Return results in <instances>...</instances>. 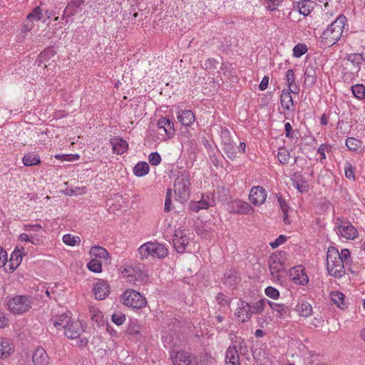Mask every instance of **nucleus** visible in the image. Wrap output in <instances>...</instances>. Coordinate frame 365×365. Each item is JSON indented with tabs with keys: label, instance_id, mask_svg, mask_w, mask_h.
<instances>
[{
	"label": "nucleus",
	"instance_id": "nucleus-1",
	"mask_svg": "<svg viewBox=\"0 0 365 365\" xmlns=\"http://www.w3.org/2000/svg\"><path fill=\"white\" fill-rule=\"evenodd\" d=\"M346 23V17L343 14L329 23L320 36L321 47L328 48L336 44L342 36Z\"/></svg>",
	"mask_w": 365,
	"mask_h": 365
},
{
	"label": "nucleus",
	"instance_id": "nucleus-2",
	"mask_svg": "<svg viewBox=\"0 0 365 365\" xmlns=\"http://www.w3.org/2000/svg\"><path fill=\"white\" fill-rule=\"evenodd\" d=\"M350 252H327V268L330 275L341 278L345 274L344 262Z\"/></svg>",
	"mask_w": 365,
	"mask_h": 365
},
{
	"label": "nucleus",
	"instance_id": "nucleus-3",
	"mask_svg": "<svg viewBox=\"0 0 365 365\" xmlns=\"http://www.w3.org/2000/svg\"><path fill=\"white\" fill-rule=\"evenodd\" d=\"M287 261L284 253L272 252L269 259V267L272 281L282 282L285 267L288 265Z\"/></svg>",
	"mask_w": 365,
	"mask_h": 365
},
{
	"label": "nucleus",
	"instance_id": "nucleus-4",
	"mask_svg": "<svg viewBox=\"0 0 365 365\" xmlns=\"http://www.w3.org/2000/svg\"><path fill=\"white\" fill-rule=\"evenodd\" d=\"M121 277L132 285H140L144 283L147 274L139 265H127L120 268Z\"/></svg>",
	"mask_w": 365,
	"mask_h": 365
},
{
	"label": "nucleus",
	"instance_id": "nucleus-5",
	"mask_svg": "<svg viewBox=\"0 0 365 365\" xmlns=\"http://www.w3.org/2000/svg\"><path fill=\"white\" fill-rule=\"evenodd\" d=\"M120 300L123 305L136 309L144 308L148 304L145 297L133 289L124 291Z\"/></svg>",
	"mask_w": 365,
	"mask_h": 365
},
{
	"label": "nucleus",
	"instance_id": "nucleus-6",
	"mask_svg": "<svg viewBox=\"0 0 365 365\" xmlns=\"http://www.w3.org/2000/svg\"><path fill=\"white\" fill-rule=\"evenodd\" d=\"M190 175L186 171H180L175 181L174 191L178 200L181 202L187 200L190 196Z\"/></svg>",
	"mask_w": 365,
	"mask_h": 365
},
{
	"label": "nucleus",
	"instance_id": "nucleus-7",
	"mask_svg": "<svg viewBox=\"0 0 365 365\" xmlns=\"http://www.w3.org/2000/svg\"><path fill=\"white\" fill-rule=\"evenodd\" d=\"M32 299L29 295H16L9 299V310L14 314H22L30 310L32 307Z\"/></svg>",
	"mask_w": 365,
	"mask_h": 365
},
{
	"label": "nucleus",
	"instance_id": "nucleus-8",
	"mask_svg": "<svg viewBox=\"0 0 365 365\" xmlns=\"http://www.w3.org/2000/svg\"><path fill=\"white\" fill-rule=\"evenodd\" d=\"M238 349L242 354L248 351L246 342L240 339L233 341L232 345L227 348L225 354L227 365H240Z\"/></svg>",
	"mask_w": 365,
	"mask_h": 365
},
{
	"label": "nucleus",
	"instance_id": "nucleus-9",
	"mask_svg": "<svg viewBox=\"0 0 365 365\" xmlns=\"http://www.w3.org/2000/svg\"><path fill=\"white\" fill-rule=\"evenodd\" d=\"M22 252H11L9 259L7 252H0V267H4L6 272H13L22 261Z\"/></svg>",
	"mask_w": 365,
	"mask_h": 365
},
{
	"label": "nucleus",
	"instance_id": "nucleus-10",
	"mask_svg": "<svg viewBox=\"0 0 365 365\" xmlns=\"http://www.w3.org/2000/svg\"><path fill=\"white\" fill-rule=\"evenodd\" d=\"M336 232L346 240H354L358 236L357 230L350 222L338 217L336 219Z\"/></svg>",
	"mask_w": 365,
	"mask_h": 365
},
{
	"label": "nucleus",
	"instance_id": "nucleus-11",
	"mask_svg": "<svg viewBox=\"0 0 365 365\" xmlns=\"http://www.w3.org/2000/svg\"><path fill=\"white\" fill-rule=\"evenodd\" d=\"M289 276L293 282L297 284L306 286L309 282V277L302 265L292 267L289 269Z\"/></svg>",
	"mask_w": 365,
	"mask_h": 365
},
{
	"label": "nucleus",
	"instance_id": "nucleus-12",
	"mask_svg": "<svg viewBox=\"0 0 365 365\" xmlns=\"http://www.w3.org/2000/svg\"><path fill=\"white\" fill-rule=\"evenodd\" d=\"M110 292V287L107 281L98 279L93 284V293L97 300L106 299Z\"/></svg>",
	"mask_w": 365,
	"mask_h": 365
},
{
	"label": "nucleus",
	"instance_id": "nucleus-13",
	"mask_svg": "<svg viewBox=\"0 0 365 365\" xmlns=\"http://www.w3.org/2000/svg\"><path fill=\"white\" fill-rule=\"evenodd\" d=\"M170 357L173 365H190L192 361V354L184 350H173Z\"/></svg>",
	"mask_w": 365,
	"mask_h": 365
},
{
	"label": "nucleus",
	"instance_id": "nucleus-14",
	"mask_svg": "<svg viewBox=\"0 0 365 365\" xmlns=\"http://www.w3.org/2000/svg\"><path fill=\"white\" fill-rule=\"evenodd\" d=\"M267 191L262 186L253 187L250 192L249 200L255 206L262 205L267 198Z\"/></svg>",
	"mask_w": 365,
	"mask_h": 365
},
{
	"label": "nucleus",
	"instance_id": "nucleus-15",
	"mask_svg": "<svg viewBox=\"0 0 365 365\" xmlns=\"http://www.w3.org/2000/svg\"><path fill=\"white\" fill-rule=\"evenodd\" d=\"M230 212L242 215H250L254 212V208L248 202L237 200L230 203Z\"/></svg>",
	"mask_w": 365,
	"mask_h": 365
},
{
	"label": "nucleus",
	"instance_id": "nucleus-16",
	"mask_svg": "<svg viewBox=\"0 0 365 365\" xmlns=\"http://www.w3.org/2000/svg\"><path fill=\"white\" fill-rule=\"evenodd\" d=\"M83 329L81 322L78 319H73L72 321L67 326L65 330V335L71 339H77L83 333Z\"/></svg>",
	"mask_w": 365,
	"mask_h": 365
},
{
	"label": "nucleus",
	"instance_id": "nucleus-17",
	"mask_svg": "<svg viewBox=\"0 0 365 365\" xmlns=\"http://www.w3.org/2000/svg\"><path fill=\"white\" fill-rule=\"evenodd\" d=\"M236 318L242 323L247 322L252 317L250 304L245 301L238 303V307L235 313Z\"/></svg>",
	"mask_w": 365,
	"mask_h": 365
},
{
	"label": "nucleus",
	"instance_id": "nucleus-18",
	"mask_svg": "<svg viewBox=\"0 0 365 365\" xmlns=\"http://www.w3.org/2000/svg\"><path fill=\"white\" fill-rule=\"evenodd\" d=\"M360 66H352L350 63H343L342 64V78L344 82H350L360 71Z\"/></svg>",
	"mask_w": 365,
	"mask_h": 365
},
{
	"label": "nucleus",
	"instance_id": "nucleus-19",
	"mask_svg": "<svg viewBox=\"0 0 365 365\" xmlns=\"http://www.w3.org/2000/svg\"><path fill=\"white\" fill-rule=\"evenodd\" d=\"M32 361L34 365H49L50 358L46 350L38 346L36 348L32 355Z\"/></svg>",
	"mask_w": 365,
	"mask_h": 365
},
{
	"label": "nucleus",
	"instance_id": "nucleus-20",
	"mask_svg": "<svg viewBox=\"0 0 365 365\" xmlns=\"http://www.w3.org/2000/svg\"><path fill=\"white\" fill-rule=\"evenodd\" d=\"M317 63L315 61H309L304 71L305 83L309 86H312L315 83L317 78Z\"/></svg>",
	"mask_w": 365,
	"mask_h": 365
},
{
	"label": "nucleus",
	"instance_id": "nucleus-21",
	"mask_svg": "<svg viewBox=\"0 0 365 365\" xmlns=\"http://www.w3.org/2000/svg\"><path fill=\"white\" fill-rule=\"evenodd\" d=\"M14 351V346L8 339L0 338V358L5 359Z\"/></svg>",
	"mask_w": 365,
	"mask_h": 365
},
{
	"label": "nucleus",
	"instance_id": "nucleus-22",
	"mask_svg": "<svg viewBox=\"0 0 365 365\" xmlns=\"http://www.w3.org/2000/svg\"><path fill=\"white\" fill-rule=\"evenodd\" d=\"M158 128L163 130L169 138H172L175 134L174 123L170 119L161 118L158 121Z\"/></svg>",
	"mask_w": 365,
	"mask_h": 365
},
{
	"label": "nucleus",
	"instance_id": "nucleus-23",
	"mask_svg": "<svg viewBox=\"0 0 365 365\" xmlns=\"http://www.w3.org/2000/svg\"><path fill=\"white\" fill-rule=\"evenodd\" d=\"M177 118L179 122L185 126H190L195 120V115L190 110L179 111Z\"/></svg>",
	"mask_w": 365,
	"mask_h": 365
},
{
	"label": "nucleus",
	"instance_id": "nucleus-24",
	"mask_svg": "<svg viewBox=\"0 0 365 365\" xmlns=\"http://www.w3.org/2000/svg\"><path fill=\"white\" fill-rule=\"evenodd\" d=\"M71 317L68 314H61L56 316L53 319V325L58 330L66 329L67 326L72 321Z\"/></svg>",
	"mask_w": 365,
	"mask_h": 365
},
{
	"label": "nucleus",
	"instance_id": "nucleus-25",
	"mask_svg": "<svg viewBox=\"0 0 365 365\" xmlns=\"http://www.w3.org/2000/svg\"><path fill=\"white\" fill-rule=\"evenodd\" d=\"M110 144L112 145L113 151L118 155L124 153L128 147V144L125 140L118 138L112 139Z\"/></svg>",
	"mask_w": 365,
	"mask_h": 365
},
{
	"label": "nucleus",
	"instance_id": "nucleus-26",
	"mask_svg": "<svg viewBox=\"0 0 365 365\" xmlns=\"http://www.w3.org/2000/svg\"><path fill=\"white\" fill-rule=\"evenodd\" d=\"M296 311L300 317H309L312 314V307L309 302L302 301L297 304Z\"/></svg>",
	"mask_w": 365,
	"mask_h": 365
},
{
	"label": "nucleus",
	"instance_id": "nucleus-27",
	"mask_svg": "<svg viewBox=\"0 0 365 365\" xmlns=\"http://www.w3.org/2000/svg\"><path fill=\"white\" fill-rule=\"evenodd\" d=\"M222 150L230 159H234L236 157V148L235 143L231 142L230 139L222 140Z\"/></svg>",
	"mask_w": 365,
	"mask_h": 365
},
{
	"label": "nucleus",
	"instance_id": "nucleus-28",
	"mask_svg": "<svg viewBox=\"0 0 365 365\" xmlns=\"http://www.w3.org/2000/svg\"><path fill=\"white\" fill-rule=\"evenodd\" d=\"M90 316L93 322H96L98 326H103L105 323V319L101 310L96 307H90Z\"/></svg>",
	"mask_w": 365,
	"mask_h": 365
},
{
	"label": "nucleus",
	"instance_id": "nucleus-29",
	"mask_svg": "<svg viewBox=\"0 0 365 365\" xmlns=\"http://www.w3.org/2000/svg\"><path fill=\"white\" fill-rule=\"evenodd\" d=\"M315 3L311 0H302L299 2V12L303 16H308L314 7Z\"/></svg>",
	"mask_w": 365,
	"mask_h": 365
},
{
	"label": "nucleus",
	"instance_id": "nucleus-30",
	"mask_svg": "<svg viewBox=\"0 0 365 365\" xmlns=\"http://www.w3.org/2000/svg\"><path fill=\"white\" fill-rule=\"evenodd\" d=\"M286 78L289 86V90L293 93H299V87L295 83L294 73L292 69H289L287 71Z\"/></svg>",
	"mask_w": 365,
	"mask_h": 365
},
{
	"label": "nucleus",
	"instance_id": "nucleus-31",
	"mask_svg": "<svg viewBox=\"0 0 365 365\" xmlns=\"http://www.w3.org/2000/svg\"><path fill=\"white\" fill-rule=\"evenodd\" d=\"M330 297L332 302L341 309H344L346 307L344 294L342 292H332L330 294Z\"/></svg>",
	"mask_w": 365,
	"mask_h": 365
},
{
	"label": "nucleus",
	"instance_id": "nucleus-32",
	"mask_svg": "<svg viewBox=\"0 0 365 365\" xmlns=\"http://www.w3.org/2000/svg\"><path fill=\"white\" fill-rule=\"evenodd\" d=\"M168 251L165 247L156 242H148L140 247L138 251Z\"/></svg>",
	"mask_w": 365,
	"mask_h": 365
},
{
	"label": "nucleus",
	"instance_id": "nucleus-33",
	"mask_svg": "<svg viewBox=\"0 0 365 365\" xmlns=\"http://www.w3.org/2000/svg\"><path fill=\"white\" fill-rule=\"evenodd\" d=\"M291 91L283 90L280 96V102L282 106L287 110H289L293 106V99L291 96Z\"/></svg>",
	"mask_w": 365,
	"mask_h": 365
},
{
	"label": "nucleus",
	"instance_id": "nucleus-34",
	"mask_svg": "<svg viewBox=\"0 0 365 365\" xmlns=\"http://www.w3.org/2000/svg\"><path fill=\"white\" fill-rule=\"evenodd\" d=\"M149 165L146 162H139L133 168V173L138 177H143L149 172Z\"/></svg>",
	"mask_w": 365,
	"mask_h": 365
},
{
	"label": "nucleus",
	"instance_id": "nucleus-35",
	"mask_svg": "<svg viewBox=\"0 0 365 365\" xmlns=\"http://www.w3.org/2000/svg\"><path fill=\"white\" fill-rule=\"evenodd\" d=\"M267 299H261L250 304V312L252 314H257L262 313L265 307V304L267 302Z\"/></svg>",
	"mask_w": 365,
	"mask_h": 365
},
{
	"label": "nucleus",
	"instance_id": "nucleus-36",
	"mask_svg": "<svg viewBox=\"0 0 365 365\" xmlns=\"http://www.w3.org/2000/svg\"><path fill=\"white\" fill-rule=\"evenodd\" d=\"M22 162L25 166H31L39 164L41 163V160L38 155L33 153H28L23 157Z\"/></svg>",
	"mask_w": 365,
	"mask_h": 365
},
{
	"label": "nucleus",
	"instance_id": "nucleus-37",
	"mask_svg": "<svg viewBox=\"0 0 365 365\" xmlns=\"http://www.w3.org/2000/svg\"><path fill=\"white\" fill-rule=\"evenodd\" d=\"M346 145L351 150L358 152L362 145V142L353 137L348 138L346 140Z\"/></svg>",
	"mask_w": 365,
	"mask_h": 365
},
{
	"label": "nucleus",
	"instance_id": "nucleus-38",
	"mask_svg": "<svg viewBox=\"0 0 365 365\" xmlns=\"http://www.w3.org/2000/svg\"><path fill=\"white\" fill-rule=\"evenodd\" d=\"M267 303L270 308L277 313V316L282 318L284 316L287 312V307L283 304H278L271 301H267Z\"/></svg>",
	"mask_w": 365,
	"mask_h": 365
},
{
	"label": "nucleus",
	"instance_id": "nucleus-39",
	"mask_svg": "<svg viewBox=\"0 0 365 365\" xmlns=\"http://www.w3.org/2000/svg\"><path fill=\"white\" fill-rule=\"evenodd\" d=\"M351 91L355 98L359 100H364L365 98V86L363 84L359 83L352 86Z\"/></svg>",
	"mask_w": 365,
	"mask_h": 365
},
{
	"label": "nucleus",
	"instance_id": "nucleus-40",
	"mask_svg": "<svg viewBox=\"0 0 365 365\" xmlns=\"http://www.w3.org/2000/svg\"><path fill=\"white\" fill-rule=\"evenodd\" d=\"M55 53L56 51L53 48L48 47L46 49H45L43 52H41L39 54L38 65L41 66V64L47 61V59L50 58L51 56H53Z\"/></svg>",
	"mask_w": 365,
	"mask_h": 365
},
{
	"label": "nucleus",
	"instance_id": "nucleus-41",
	"mask_svg": "<svg viewBox=\"0 0 365 365\" xmlns=\"http://www.w3.org/2000/svg\"><path fill=\"white\" fill-rule=\"evenodd\" d=\"M362 61L360 53H351L347 56L346 61L344 63H350L352 66L361 67Z\"/></svg>",
	"mask_w": 365,
	"mask_h": 365
},
{
	"label": "nucleus",
	"instance_id": "nucleus-42",
	"mask_svg": "<svg viewBox=\"0 0 365 365\" xmlns=\"http://www.w3.org/2000/svg\"><path fill=\"white\" fill-rule=\"evenodd\" d=\"M88 269L96 273H100L102 272V264L100 260L93 259L87 264Z\"/></svg>",
	"mask_w": 365,
	"mask_h": 365
},
{
	"label": "nucleus",
	"instance_id": "nucleus-43",
	"mask_svg": "<svg viewBox=\"0 0 365 365\" xmlns=\"http://www.w3.org/2000/svg\"><path fill=\"white\" fill-rule=\"evenodd\" d=\"M200 210H205L215 205V200L213 199H210L209 196L207 195L206 197L202 195V200L200 201H196Z\"/></svg>",
	"mask_w": 365,
	"mask_h": 365
},
{
	"label": "nucleus",
	"instance_id": "nucleus-44",
	"mask_svg": "<svg viewBox=\"0 0 365 365\" xmlns=\"http://www.w3.org/2000/svg\"><path fill=\"white\" fill-rule=\"evenodd\" d=\"M42 17V9L40 8V6H36L33 9L32 12L27 16V21L32 22L33 20L38 21L41 20Z\"/></svg>",
	"mask_w": 365,
	"mask_h": 365
},
{
	"label": "nucleus",
	"instance_id": "nucleus-45",
	"mask_svg": "<svg viewBox=\"0 0 365 365\" xmlns=\"http://www.w3.org/2000/svg\"><path fill=\"white\" fill-rule=\"evenodd\" d=\"M63 242L68 246H74L81 242L80 237L71 234H66L63 236Z\"/></svg>",
	"mask_w": 365,
	"mask_h": 365
},
{
	"label": "nucleus",
	"instance_id": "nucleus-46",
	"mask_svg": "<svg viewBox=\"0 0 365 365\" xmlns=\"http://www.w3.org/2000/svg\"><path fill=\"white\" fill-rule=\"evenodd\" d=\"M264 294L269 298L277 300L279 298L280 294L277 289L274 287L269 286L265 288Z\"/></svg>",
	"mask_w": 365,
	"mask_h": 365
},
{
	"label": "nucleus",
	"instance_id": "nucleus-47",
	"mask_svg": "<svg viewBox=\"0 0 365 365\" xmlns=\"http://www.w3.org/2000/svg\"><path fill=\"white\" fill-rule=\"evenodd\" d=\"M277 158L282 164H287L290 158L289 151L284 148H280L277 153Z\"/></svg>",
	"mask_w": 365,
	"mask_h": 365
},
{
	"label": "nucleus",
	"instance_id": "nucleus-48",
	"mask_svg": "<svg viewBox=\"0 0 365 365\" xmlns=\"http://www.w3.org/2000/svg\"><path fill=\"white\" fill-rule=\"evenodd\" d=\"M307 51V46L304 43H298L293 48V56L297 58L301 57Z\"/></svg>",
	"mask_w": 365,
	"mask_h": 365
},
{
	"label": "nucleus",
	"instance_id": "nucleus-49",
	"mask_svg": "<svg viewBox=\"0 0 365 365\" xmlns=\"http://www.w3.org/2000/svg\"><path fill=\"white\" fill-rule=\"evenodd\" d=\"M344 171L346 178L354 180V167L349 162L346 163Z\"/></svg>",
	"mask_w": 365,
	"mask_h": 365
},
{
	"label": "nucleus",
	"instance_id": "nucleus-50",
	"mask_svg": "<svg viewBox=\"0 0 365 365\" xmlns=\"http://www.w3.org/2000/svg\"><path fill=\"white\" fill-rule=\"evenodd\" d=\"M112 321L118 326L122 325L125 321V316L121 312L114 313L112 315Z\"/></svg>",
	"mask_w": 365,
	"mask_h": 365
},
{
	"label": "nucleus",
	"instance_id": "nucleus-51",
	"mask_svg": "<svg viewBox=\"0 0 365 365\" xmlns=\"http://www.w3.org/2000/svg\"><path fill=\"white\" fill-rule=\"evenodd\" d=\"M215 299L217 304L222 307L230 305V300L225 294L222 293H219L216 296Z\"/></svg>",
	"mask_w": 365,
	"mask_h": 365
},
{
	"label": "nucleus",
	"instance_id": "nucleus-52",
	"mask_svg": "<svg viewBox=\"0 0 365 365\" xmlns=\"http://www.w3.org/2000/svg\"><path fill=\"white\" fill-rule=\"evenodd\" d=\"M149 163L153 165H158L161 162V157L157 152L152 153L148 156Z\"/></svg>",
	"mask_w": 365,
	"mask_h": 365
},
{
	"label": "nucleus",
	"instance_id": "nucleus-53",
	"mask_svg": "<svg viewBox=\"0 0 365 365\" xmlns=\"http://www.w3.org/2000/svg\"><path fill=\"white\" fill-rule=\"evenodd\" d=\"M287 240V237L284 235H279L274 242L269 243V245L272 249H276L280 245L284 243Z\"/></svg>",
	"mask_w": 365,
	"mask_h": 365
},
{
	"label": "nucleus",
	"instance_id": "nucleus-54",
	"mask_svg": "<svg viewBox=\"0 0 365 365\" xmlns=\"http://www.w3.org/2000/svg\"><path fill=\"white\" fill-rule=\"evenodd\" d=\"M83 4H84V0H73L68 4L65 9V11H69L70 9L73 6H76V9H78Z\"/></svg>",
	"mask_w": 365,
	"mask_h": 365
},
{
	"label": "nucleus",
	"instance_id": "nucleus-55",
	"mask_svg": "<svg viewBox=\"0 0 365 365\" xmlns=\"http://www.w3.org/2000/svg\"><path fill=\"white\" fill-rule=\"evenodd\" d=\"M170 195H171V190L170 189H168L166 192V197H165V212H170L171 210Z\"/></svg>",
	"mask_w": 365,
	"mask_h": 365
},
{
	"label": "nucleus",
	"instance_id": "nucleus-56",
	"mask_svg": "<svg viewBox=\"0 0 365 365\" xmlns=\"http://www.w3.org/2000/svg\"><path fill=\"white\" fill-rule=\"evenodd\" d=\"M322 23L324 24H328L331 23V21H334L333 20V15L331 13L329 12H324L322 14L321 16Z\"/></svg>",
	"mask_w": 365,
	"mask_h": 365
},
{
	"label": "nucleus",
	"instance_id": "nucleus-57",
	"mask_svg": "<svg viewBox=\"0 0 365 365\" xmlns=\"http://www.w3.org/2000/svg\"><path fill=\"white\" fill-rule=\"evenodd\" d=\"M19 240L21 241V242H30L31 243L32 245H34L35 242H34V240H35V238L32 236H29L26 233H22L19 235Z\"/></svg>",
	"mask_w": 365,
	"mask_h": 365
},
{
	"label": "nucleus",
	"instance_id": "nucleus-58",
	"mask_svg": "<svg viewBox=\"0 0 365 365\" xmlns=\"http://www.w3.org/2000/svg\"><path fill=\"white\" fill-rule=\"evenodd\" d=\"M282 0H267V9L270 11H274L276 9Z\"/></svg>",
	"mask_w": 365,
	"mask_h": 365
},
{
	"label": "nucleus",
	"instance_id": "nucleus-59",
	"mask_svg": "<svg viewBox=\"0 0 365 365\" xmlns=\"http://www.w3.org/2000/svg\"><path fill=\"white\" fill-rule=\"evenodd\" d=\"M217 61L215 59L209 58L204 63V68L207 69H214L216 68L215 64Z\"/></svg>",
	"mask_w": 365,
	"mask_h": 365
},
{
	"label": "nucleus",
	"instance_id": "nucleus-60",
	"mask_svg": "<svg viewBox=\"0 0 365 365\" xmlns=\"http://www.w3.org/2000/svg\"><path fill=\"white\" fill-rule=\"evenodd\" d=\"M146 258L151 257L152 258L158 257L159 259H163L167 256V252H146Z\"/></svg>",
	"mask_w": 365,
	"mask_h": 365
},
{
	"label": "nucleus",
	"instance_id": "nucleus-61",
	"mask_svg": "<svg viewBox=\"0 0 365 365\" xmlns=\"http://www.w3.org/2000/svg\"><path fill=\"white\" fill-rule=\"evenodd\" d=\"M324 322V319L322 317L318 316L315 317L311 322V324L314 327H319L322 325Z\"/></svg>",
	"mask_w": 365,
	"mask_h": 365
},
{
	"label": "nucleus",
	"instance_id": "nucleus-62",
	"mask_svg": "<svg viewBox=\"0 0 365 365\" xmlns=\"http://www.w3.org/2000/svg\"><path fill=\"white\" fill-rule=\"evenodd\" d=\"M277 200L282 211L288 210V205L281 195H277Z\"/></svg>",
	"mask_w": 365,
	"mask_h": 365
},
{
	"label": "nucleus",
	"instance_id": "nucleus-63",
	"mask_svg": "<svg viewBox=\"0 0 365 365\" xmlns=\"http://www.w3.org/2000/svg\"><path fill=\"white\" fill-rule=\"evenodd\" d=\"M41 229V226L39 224L24 225V230L28 231V232H29V231L37 232Z\"/></svg>",
	"mask_w": 365,
	"mask_h": 365
},
{
	"label": "nucleus",
	"instance_id": "nucleus-64",
	"mask_svg": "<svg viewBox=\"0 0 365 365\" xmlns=\"http://www.w3.org/2000/svg\"><path fill=\"white\" fill-rule=\"evenodd\" d=\"M269 83V77L267 76H264L259 83V88L260 91H264L267 89Z\"/></svg>",
	"mask_w": 365,
	"mask_h": 365
}]
</instances>
